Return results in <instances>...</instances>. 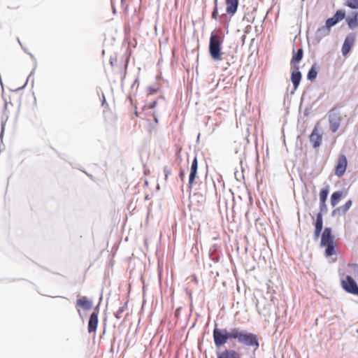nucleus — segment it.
Here are the masks:
<instances>
[{"mask_svg": "<svg viewBox=\"0 0 358 358\" xmlns=\"http://www.w3.org/2000/svg\"><path fill=\"white\" fill-rule=\"evenodd\" d=\"M329 194V189L328 188H323L320 190V207L321 208L323 206H325V203L327 199V196Z\"/></svg>", "mask_w": 358, "mask_h": 358, "instance_id": "aec40b11", "label": "nucleus"}, {"mask_svg": "<svg viewBox=\"0 0 358 358\" xmlns=\"http://www.w3.org/2000/svg\"><path fill=\"white\" fill-rule=\"evenodd\" d=\"M352 203V201L348 200V201L345 202V203L344 205L339 206V207L336 208L335 210H334L333 214H335L336 213H342V214L346 213V212L350 208Z\"/></svg>", "mask_w": 358, "mask_h": 358, "instance_id": "a211bd4d", "label": "nucleus"}, {"mask_svg": "<svg viewBox=\"0 0 358 358\" xmlns=\"http://www.w3.org/2000/svg\"><path fill=\"white\" fill-rule=\"evenodd\" d=\"M163 171L164 173V179L166 181L169 178V176L171 173V170L169 167H168L167 166H164Z\"/></svg>", "mask_w": 358, "mask_h": 358, "instance_id": "cd10ccee", "label": "nucleus"}, {"mask_svg": "<svg viewBox=\"0 0 358 358\" xmlns=\"http://www.w3.org/2000/svg\"><path fill=\"white\" fill-rule=\"evenodd\" d=\"M346 5L351 8H358V0H347Z\"/></svg>", "mask_w": 358, "mask_h": 358, "instance_id": "393cba45", "label": "nucleus"}, {"mask_svg": "<svg viewBox=\"0 0 358 358\" xmlns=\"http://www.w3.org/2000/svg\"><path fill=\"white\" fill-rule=\"evenodd\" d=\"M197 169H198V161H197V158L195 157L192 162V165H191V168H190V173H189V188H192V187L194 182V180L196 177Z\"/></svg>", "mask_w": 358, "mask_h": 358, "instance_id": "6e6552de", "label": "nucleus"}, {"mask_svg": "<svg viewBox=\"0 0 358 358\" xmlns=\"http://www.w3.org/2000/svg\"><path fill=\"white\" fill-rule=\"evenodd\" d=\"M126 306H127V305L125 304L124 306L119 308V309L115 313V317L117 319L121 318L122 314L124 312V310L126 309Z\"/></svg>", "mask_w": 358, "mask_h": 358, "instance_id": "a878e982", "label": "nucleus"}, {"mask_svg": "<svg viewBox=\"0 0 358 358\" xmlns=\"http://www.w3.org/2000/svg\"><path fill=\"white\" fill-rule=\"evenodd\" d=\"M76 306L82 308L85 310H90L92 307V302L87 299L86 296H82L77 299Z\"/></svg>", "mask_w": 358, "mask_h": 358, "instance_id": "4468645a", "label": "nucleus"}, {"mask_svg": "<svg viewBox=\"0 0 358 358\" xmlns=\"http://www.w3.org/2000/svg\"><path fill=\"white\" fill-rule=\"evenodd\" d=\"M345 16V13L343 10H337L334 17L327 20L325 26H322L317 30V35L319 37H322L329 34L330 28L337 24L339 21L342 20Z\"/></svg>", "mask_w": 358, "mask_h": 358, "instance_id": "7ed1b4c3", "label": "nucleus"}, {"mask_svg": "<svg viewBox=\"0 0 358 358\" xmlns=\"http://www.w3.org/2000/svg\"><path fill=\"white\" fill-rule=\"evenodd\" d=\"M209 52L213 60L220 61L222 59V41L214 31L211 33L210 37Z\"/></svg>", "mask_w": 358, "mask_h": 358, "instance_id": "f03ea898", "label": "nucleus"}, {"mask_svg": "<svg viewBox=\"0 0 358 358\" xmlns=\"http://www.w3.org/2000/svg\"><path fill=\"white\" fill-rule=\"evenodd\" d=\"M157 92V90L153 87H148V95H152L153 94H155Z\"/></svg>", "mask_w": 358, "mask_h": 358, "instance_id": "c756f323", "label": "nucleus"}, {"mask_svg": "<svg viewBox=\"0 0 358 358\" xmlns=\"http://www.w3.org/2000/svg\"><path fill=\"white\" fill-rule=\"evenodd\" d=\"M317 75V69H316V66L315 64V65H313V66L311 67V69L309 70V71L308 73V79L310 80H314L316 78Z\"/></svg>", "mask_w": 358, "mask_h": 358, "instance_id": "4be33fe9", "label": "nucleus"}, {"mask_svg": "<svg viewBox=\"0 0 358 358\" xmlns=\"http://www.w3.org/2000/svg\"><path fill=\"white\" fill-rule=\"evenodd\" d=\"M238 0H226V14L233 16L237 11Z\"/></svg>", "mask_w": 358, "mask_h": 358, "instance_id": "1a4fd4ad", "label": "nucleus"}, {"mask_svg": "<svg viewBox=\"0 0 358 358\" xmlns=\"http://www.w3.org/2000/svg\"><path fill=\"white\" fill-rule=\"evenodd\" d=\"M155 121L157 122V119L155 117Z\"/></svg>", "mask_w": 358, "mask_h": 358, "instance_id": "473e14b6", "label": "nucleus"}, {"mask_svg": "<svg viewBox=\"0 0 358 358\" xmlns=\"http://www.w3.org/2000/svg\"><path fill=\"white\" fill-rule=\"evenodd\" d=\"M234 339L243 345L255 348L257 350L259 346V339L256 334L249 333L245 331H241L238 328H235V334L232 335Z\"/></svg>", "mask_w": 358, "mask_h": 358, "instance_id": "f257e3e1", "label": "nucleus"}, {"mask_svg": "<svg viewBox=\"0 0 358 358\" xmlns=\"http://www.w3.org/2000/svg\"><path fill=\"white\" fill-rule=\"evenodd\" d=\"M351 266H352L355 270L358 271V265H357V264H352V265H351Z\"/></svg>", "mask_w": 358, "mask_h": 358, "instance_id": "2f4dec72", "label": "nucleus"}, {"mask_svg": "<svg viewBox=\"0 0 358 358\" xmlns=\"http://www.w3.org/2000/svg\"><path fill=\"white\" fill-rule=\"evenodd\" d=\"M157 103V101L155 100L154 101H152V102H150V103H147L145 105V106L148 108H149V109H152V108H154L156 106Z\"/></svg>", "mask_w": 358, "mask_h": 358, "instance_id": "c85d7f7f", "label": "nucleus"}, {"mask_svg": "<svg viewBox=\"0 0 358 358\" xmlns=\"http://www.w3.org/2000/svg\"><path fill=\"white\" fill-rule=\"evenodd\" d=\"M310 141L312 143L314 148H317L322 143V135L319 133L317 128H314L310 136Z\"/></svg>", "mask_w": 358, "mask_h": 358, "instance_id": "9b49d317", "label": "nucleus"}, {"mask_svg": "<svg viewBox=\"0 0 358 358\" xmlns=\"http://www.w3.org/2000/svg\"><path fill=\"white\" fill-rule=\"evenodd\" d=\"M354 43L355 37L353 36H349L345 38L342 47V53L343 55H346L350 52Z\"/></svg>", "mask_w": 358, "mask_h": 358, "instance_id": "ddd939ff", "label": "nucleus"}, {"mask_svg": "<svg viewBox=\"0 0 358 358\" xmlns=\"http://www.w3.org/2000/svg\"><path fill=\"white\" fill-rule=\"evenodd\" d=\"M334 237L331 235V229L329 227L324 229L321 238V245L325 246L327 244L334 243Z\"/></svg>", "mask_w": 358, "mask_h": 358, "instance_id": "9d476101", "label": "nucleus"}, {"mask_svg": "<svg viewBox=\"0 0 358 358\" xmlns=\"http://www.w3.org/2000/svg\"><path fill=\"white\" fill-rule=\"evenodd\" d=\"M348 24L350 28L351 29H354L355 27L358 26L357 13H356L353 17L348 19Z\"/></svg>", "mask_w": 358, "mask_h": 358, "instance_id": "5701e85b", "label": "nucleus"}, {"mask_svg": "<svg viewBox=\"0 0 358 358\" xmlns=\"http://www.w3.org/2000/svg\"><path fill=\"white\" fill-rule=\"evenodd\" d=\"M342 288L347 292L358 295V285L350 275H346L341 282Z\"/></svg>", "mask_w": 358, "mask_h": 358, "instance_id": "39448f33", "label": "nucleus"}, {"mask_svg": "<svg viewBox=\"0 0 358 358\" xmlns=\"http://www.w3.org/2000/svg\"><path fill=\"white\" fill-rule=\"evenodd\" d=\"M235 334V328L229 332L226 329L215 328L213 330V339L216 347H220L227 343L229 339H234L232 335Z\"/></svg>", "mask_w": 358, "mask_h": 358, "instance_id": "20e7f679", "label": "nucleus"}, {"mask_svg": "<svg viewBox=\"0 0 358 358\" xmlns=\"http://www.w3.org/2000/svg\"><path fill=\"white\" fill-rule=\"evenodd\" d=\"M303 51L302 48L297 50L296 53L293 55L291 62L293 64L299 63L303 57Z\"/></svg>", "mask_w": 358, "mask_h": 358, "instance_id": "412c9836", "label": "nucleus"}, {"mask_svg": "<svg viewBox=\"0 0 358 358\" xmlns=\"http://www.w3.org/2000/svg\"><path fill=\"white\" fill-rule=\"evenodd\" d=\"M218 17L217 0H215V7L212 13V18L217 20Z\"/></svg>", "mask_w": 358, "mask_h": 358, "instance_id": "bb28decb", "label": "nucleus"}, {"mask_svg": "<svg viewBox=\"0 0 358 358\" xmlns=\"http://www.w3.org/2000/svg\"><path fill=\"white\" fill-rule=\"evenodd\" d=\"M99 308H96L90 316L87 325V330L89 334L93 333L95 334L96 331L99 324Z\"/></svg>", "mask_w": 358, "mask_h": 358, "instance_id": "423d86ee", "label": "nucleus"}, {"mask_svg": "<svg viewBox=\"0 0 358 358\" xmlns=\"http://www.w3.org/2000/svg\"><path fill=\"white\" fill-rule=\"evenodd\" d=\"M348 166V160L344 155H340L338 158V162L335 167V174L338 177H341L345 173Z\"/></svg>", "mask_w": 358, "mask_h": 358, "instance_id": "0eeeda50", "label": "nucleus"}, {"mask_svg": "<svg viewBox=\"0 0 358 358\" xmlns=\"http://www.w3.org/2000/svg\"><path fill=\"white\" fill-rule=\"evenodd\" d=\"M184 176H185L184 172H183L182 171H181L180 172V174H179V176H180V178L181 180H183Z\"/></svg>", "mask_w": 358, "mask_h": 358, "instance_id": "7c9ffc66", "label": "nucleus"}, {"mask_svg": "<svg viewBox=\"0 0 358 358\" xmlns=\"http://www.w3.org/2000/svg\"><path fill=\"white\" fill-rule=\"evenodd\" d=\"M301 79V73L299 71H294L292 73L291 80L294 85V89L296 90L299 85Z\"/></svg>", "mask_w": 358, "mask_h": 358, "instance_id": "f3484780", "label": "nucleus"}, {"mask_svg": "<svg viewBox=\"0 0 358 358\" xmlns=\"http://www.w3.org/2000/svg\"><path fill=\"white\" fill-rule=\"evenodd\" d=\"M343 196V192L341 191H337L334 192L331 196V204L333 207L336 206L338 202L340 201L341 199Z\"/></svg>", "mask_w": 358, "mask_h": 358, "instance_id": "6ab92c4d", "label": "nucleus"}, {"mask_svg": "<svg viewBox=\"0 0 358 358\" xmlns=\"http://www.w3.org/2000/svg\"><path fill=\"white\" fill-rule=\"evenodd\" d=\"M341 119L336 114L330 115L329 124L332 132H336L340 126Z\"/></svg>", "mask_w": 358, "mask_h": 358, "instance_id": "dca6fc26", "label": "nucleus"}, {"mask_svg": "<svg viewBox=\"0 0 358 358\" xmlns=\"http://www.w3.org/2000/svg\"><path fill=\"white\" fill-rule=\"evenodd\" d=\"M322 227H323V220H322V215L320 213H319L317 215V217H316V222H315V233H314V235H315V239H318L320 234H321V231H322Z\"/></svg>", "mask_w": 358, "mask_h": 358, "instance_id": "f8f14e48", "label": "nucleus"}, {"mask_svg": "<svg viewBox=\"0 0 358 358\" xmlns=\"http://www.w3.org/2000/svg\"><path fill=\"white\" fill-rule=\"evenodd\" d=\"M217 358H241V356L234 350L225 349L218 354Z\"/></svg>", "mask_w": 358, "mask_h": 358, "instance_id": "2eb2a0df", "label": "nucleus"}, {"mask_svg": "<svg viewBox=\"0 0 358 358\" xmlns=\"http://www.w3.org/2000/svg\"><path fill=\"white\" fill-rule=\"evenodd\" d=\"M327 246V248H326V250H325V255L326 256H331L334 254V246H335V244L334 243H331V244H327L326 245Z\"/></svg>", "mask_w": 358, "mask_h": 358, "instance_id": "b1692460", "label": "nucleus"}]
</instances>
